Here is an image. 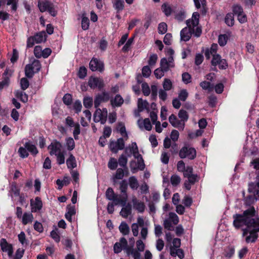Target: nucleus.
<instances>
[{
	"mask_svg": "<svg viewBox=\"0 0 259 259\" xmlns=\"http://www.w3.org/2000/svg\"><path fill=\"white\" fill-rule=\"evenodd\" d=\"M248 192L252 195H249L245 198L244 203L247 206H251L259 200V174L257 175L254 182L248 183Z\"/></svg>",
	"mask_w": 259,
	"mask_h": 259,
	"instance_id": "f257e3e1",
	"label": "nucleus"
},
{
	"mask_svg": "<svg viewBox=\"0 0 259 259\" xmlns=\"http://www.w3.org/2000/svg\"><path fill=\"white\" fill-rule=\"evenodd\" d=\"M134 146H135V151L134 152L133 156L136 159L138 160L140 159L138 162V166H133V164H136V161L135 160H132L130 162V167L131 168V171L133 173H135L138 171V169L141 170H143L144 169L145 167V165L144 164V160L142 158V155L139 152V149L137 143L136 142H134Z\"/></svg>",
	"mask_w": 259,
	"mask_h": 259,
	"instance_id": "f03ea898",
	"label": "nucleus"
},
{
	"mask_svg": "<svg viewBox=\"0 0 259 259\" xmlns=\"http://www.w3.org/2000/svg\"><path fill=\"white\" fill-rule=\"evenodd\" d=\"M233 226L236 229H239L243 225L249 228L251 224L254 223V219L250 220L249 222L246 220L241 214L236 213L233 215Z\"/></svg>",
	"mask_w": 259,
	"mask_h": 259,
	"instance_id": "7ed1b4c3",
	"label": "nucleus"
},
{
	"mask_svg": "<svg viewBox=\"0 0 259 259\" xmlns=\"http://www.w3.org/2000/svg\"><path fill=\"white\" fill-rule=\"evenodd\" d=\"M179 155L182 159L188 158L190 160H193L196 157L197 152L194 148L184 146L180 149Z\"/></svg>",
	"mask_w": 259,
	"mask_h": 259,
	"instance_id": "20e7f679",
	"label": "nucleus"
},
{
	"mask_svg": "<svg viewBox=\"0 0 259 259\" xmlns=\"http://www.w3.org/2000/svg\"><path fill=\"white\" fill-rule=\"evenodd\" d=\"M125 143L122 138L117 140L116 142L111 141L109 143V148L110 151L113 153H117L119 150H123L124 148Z\"/></svg>",
	"mask_w": 259,
	"mask_h": 259,
	"instance_id": "39448f33",
	"label": "nucleus"
},
{
	"mask_svg": "<svg viewBox=\"0 0 259 259\" xmlns=\"http://www.w3.org/2000/svg\"><path fill=\"white\" fill-rule=\"evenodd\" d=\"M169 216L170 220L168 219L165 220L164 221L163 226L165 229L169 231H172L174 228L172 225L171 222L174 225H177L179 223V220L178 216L174 212H170Z\"/></svg>",
	"mask_w": 259,
	"mask_h": 259,
	"instance_id": "423d86ee",
	"label": "nucleus"
},
{
	"mask_svg": "<svg viewBox=\"0 0 259 259\" xmlns=\"http://www.w3.org/2000/svg\"><path fill=\"white\" fill-rule=\"evenodd\" d=\"M88 85L92 89L98 88L99 90H101L105 84L102 79L98 77L91 76L88 81Z\"/></svg>",
	"mask_w": 259,
	"mask_h": 259,
	"instance_id": "0eeeda50",
	"label": "nucleus"
},
{
	"mask_svg": "<svg viewBox=\"0 0 259 259\" xmlns=\"http://www.w3.org/2000/svg\"><path fill=\"white\" fill-rule=\"evenodd\" d=\"M110 99L109 93L106 92H103L101 94H98L94 99V106L97 108L102 102H107Z\"/></svg>",
	"mask_w": 259,
	"mask_h": 259,
	"instance_id": "6e6552de",
	"label": "nucleus"
},
{
	"mask_svg": "<svg viewBox=\"0 0 259 259\" xmlns=\"http://www.w3.org/2000/svg\"><path fill=\"white\" fill-rule=\"evenodd\" d=\"M89 67L92 71H99V72H102L104 69L103 62L97 58H93L91 60Z\"/></svg>",
	"mask_w": 259,
	"mask_h": 259,
	"instance_id": "1a4fd4ad",
	"label": "nucleus"
},
{
	"mask_svg": "<svg viewBox=\"0 0 259 259\" xmlns=\"http://www.w3.org/2000/svg\"><path fill=\"white\" fill-rule=\"evenodd\" d=\"M199 13L195 12L193 13L191 19H189L186 20V23L190 29H192L194 31V27L197 26L199 24Z\"/></svg>",
	"mask_w": 259,
	"mask_h": 259,
	"instance_id": "9d476101",
	"label": "nucleus"
},
{
	"mask_svg": "<svg viewBox=\"0 0 259 259\" xmlns=\"http://www.w3.org/2000/svg\"><path fill=\"white\" fill-rule=\"evenodd\" d=\"M1 249L3 252H7L9 257L13 254V247L11 244L9 243L5 238H2L0 241Z\"/></svg>",
	"mask_w": 259,
	"mask_h": 259,
	"instance_id": "9b49d317",
	"label": "nucleus"
},
{
	"mask_svg": "<svg viewBox=\"0 0 259 259\" xmlns=\"http://www.w3.org/2000/svg\"><path fill=\"white\" fill-rule=\"evenodd\" d=\"M61 143L57 140H55L52 142L48 147V149L50 150V154L51 155H56L58 152H61Z\"/></svg>",
	"mask_w": 259,
	"mask_h": 259,
	"instance_id": "f8f14e48",
	"label": "nucleus"
},
{
	"mask_svg": "<svg viewBox=\"0 0 259 259\" xmlns=\"http://www.w3.org/2000/svg\"><path fill=\"white\" fill-rule=\"evenodd\" d=\"M93 120L95 122H100L102 124H104L107 118L102 113L101 109L98 107L94 113Z\"/></svg>",
	"mask_w": 259,
	"mask_h": 259,
	"instance_id": "ddd939ff",
	"label": "nucleus"
},
{
	"mask_svg": "<svg viewBox=\"0 0 259 259\" xmlns=\"http://www.w3.org/2000/svg\"><path fill=\"white\" fill-rule=\"evenodd\" d=\"M254 223L251 224L249 228H253V229L249 232V233L253 235V239L252 241H256L258 237L257 232H259V218L254 219Z\"/></svg>",
	"mask_w": 259,
	"mask_h": 259,
	"instance_id": "4468645a",
	"label": "nucleus"
},
{
	"mask_svg": "<svg viewBox=\"0 0 259 259\" xmlns=\"http://www.w3.org/2000/svg\"><path fill=\"white\" fill-rule=\"evenodd\" d=\"M30 205L32 207V211L36 212L41 209L42 207V202L40 197H36L35 198L34 202L32 201V199L30 200Z\"/></svg>",
	"mask_w": 259,
	"mask_h": 259,
	"instance_id": "2eb2a0df",
	"label": "nucleus"
},
{
	"mask_svg": "<svg viewBox=\"0 0 259 259\" xmlns=\"http://www.w3.org/2000/svg\"><path fill=\"white\" fill-rule=\"evenodd\" d=\"M132 202L134 209L139 212L143 213L145 211L146 206L143 202L139 201L136 197H134L132 199Z\"/></svg>",
	"mask_w": 259,
	"mask_h": 259,
	"instance_id": "dca6fc26",
	"label": "nucleus"
},
{
	"mask_svg": "<svg viewBox=\"0 0 259 259\" xmlns=\"http://www.w3.org/2000/svg\"><path fill=\"white\" fill-rule=\"evenodd\" d=\"M256 211L253 206L247 209L241 214L249 222L252 219H254L253 217L255 216Z\"/></svg>",
	"mask_w": 259,
	"mask_h": 259,
	"instance_id": "f3484780",
	"label": "nucleus"
},
{
	"mask_svg": "<svg viewBox=\"0 0 259 259\" xmlns=\"http://www.w3.org/2000/svg\"><path fill=\"white\" fill-rule=\"evenodd\" d=\"M105 196L107 199L112 201L115 203L118 195L114 192L112 188L108 187L106 191Z\"/></svg>",
	"mask_w": 259,
	"mask_h": 259,
	"instance_id": "a211bd4d",
	"label": "nucleus"
},
{
	"mask_svg": "<svg viewBox=\"0 0 259 259\" xmlns=\"http://www.w3.org/2000/svg\"><path fill=\"white\" fill-rule=\"evenodd\" d=\"M192 31V29H188L187 27L183 28L180 32L181 40L185 41L189 40L191 37Z\"/></svg>",
	"mask_w": 259,
	"mask_h": 259,
	"instance_id": "6ab92c4d",
	"label": "nucleus"
},
{
	"mask_svg": "<svg viewBox=\"0 0 259 259\" xmlns=\"http://www.w3.org/2000/svg\"><path fill=\"white\" fill-rule=\"evenodd\" d=\"M170 254L172 257H176L178 256L180 259L184 258L185 254L184 250L181 248L175 249L171 246L170 247Z\"/></svg>",
	"mask_w": 259,
	"mask_h": 259,
	"instance_id": "aec40b11",
	"label": "nucleus"
},
{
	"mask_svg": "<svg viewBox=\"0 0 259 259\" xmlns=\"http://www.w3.org/2000/svg\"><path fill=\"white\" fill-rule=\"evenodd\" d=\"M24 146L27 148L28 152H29L33 156H35L38 153V150L36 146L30 142H26Z\"/></svg>",
	"mask_w": 259,
	"mask_h": 259,
	"instance_id": "412c9836",
	"label": "nucleus"
},
{
	"mask_svg": "<svg viewBox=\"0 0 259 259\" xmlns=\"http://www.w3.org/2000/svg\"><path fill=\"white\" fill-rule=\"evenodd\" d=\"M120 214L124 218H127L132 213V206L131 203H128L127 205L122 206Z\"/></svg>",
	"mask_w": 259,
	"mask_h": 259,
	"instance_id": "4be33fe9",
	"label": "nucleus"
},
{
	"mask_svg": "<svg viewBox=\"0 0 259 259\" xmlns=\"http://www.w3.org/2000/svg\"><path fill=\"white\" fill-rule=\"evenodd\" d=\"M66 164L68 168L73 169L77 166L76 161L74 155L70 153L69 157L66 160Z\"/></svg>",
	"mask_w": 259,
	"mask_h": 259,
	"instance_id": "5701e85b",
	"label": "nucleus"
},
{
	"mask_svg": "<svg viewBox=\"0 0 259 259\" xmlns=\"http://www.w3.org/2000/svg\"><path fill=\"white\" fill-rule=\"evenodd\" d=\"M52 3L49 1H38V7L39 8V11L43 13L46 11H47L49 8L52 5Z\"/></svg>",
	"mask_w": 259,
	"mask_h": 259,
	"instance_id": "b1692460",
	"label": "nucleus"
},
{
	"mask_svg": "<svg viewBox=\"0 0 259 259\" xmlns=\"http://www.w3.org/2000/svg\"><path fill=\"white\" fill-rule=\"evenodd\" d=\"M124 5L123 0H115L113 3V7L116 10V13H119L124 9Z\"/></svg>",
	"mask_w": 259,
	"mask_h": 259,
	"instance_id": "393cba45",
	"label": "nucleus"
},
{
	"mask_svg": "<svg viewBox=\"0 0 259 259\" xmlns=\"http://www.w3.org/2000/svg\"><path fill=\"white\" fill-rule=\"evenodd\" d=\"M110 102L112 106L120 107L123 104L124 100L120 95L117 94L114 99L111 100Z\"/></svg>",
	"mask_w": 259,
	"mask_h": 259,
	"instance_id": "a878e982",
	"label": "nucleus"
},
{
	"mask_svg": "<svg viewBox=\"0 0 259 259\" xmlns=\"http://www.w3.org/2000/svg\"><path fill=\"white\" fill-rule=\"evenodd\" d=\"M33 37L35 40V42L36 44H39L43 41H46L47 35L44 31H42L36 33Z\"/></svg>",
	"mask_w": 259,
	"mask_h": 259,
	"instance_id": "bb28decb",
	"label": "nucleus"
},
{
	"mask_svg": "<svg viewBox=\"0 0 259 259\" xmlns=\"http://www.w3.org/2000/svg\"><path fill=\"white\" fill-rule=\"evenodd\" d=\"M34 73H36L35 70L32 67L30 64H27L25 67V76L29 78L33 77Z\"/></svg>",
	"mask_w": 259,
	"mask_h": 259,
	"instance_id": "cd10ccee",
	"label": "nucleus"
},
{
	"mask_svg": "<svg viewBox=\"0 0 259 259\" xmlns=\"http://www.w3.org/2000/svg\"><path fill=\"white\" fill-rule=\"evenodd\" d=\"M119 230L123 235H127L130 233V227L125 222H122L119 226Z\"/></svg>",
	"mask_w": 259,
	"mask_h": 259,
	"instance_id": "c85d7f7f",
	"label": "nucleus"
},
{
	"mask_svg": "<svg viewBox=\"0 0 259 259\" xmlns=\"http://www.w3.org/2000/svg\"><path fill=\"white\" fill-rule=\"evenodd\" d=\"M138 106L140 111H143L144 109L147 111L149 110V103L146 100L143 101L141 98L138 99Z\"/></svg>",
	"mask_w": 259,
	"mask_h": 259,
	"instance_id": "c756f323",
	"label": "nucleus"
},
{
	"mask_svg": "<svg viewBox=\"0 0 259 259\" xmlns=\"http://www.w3.org/2000/svg\"><path fill=\"white\" fill-rule=\"evenodd\" d=\"M128 195L127 194H122L121 197H117L115 205H117L120 204L122 206L127 205Z\"/></svg>",
	"mask_w": 259,
	"mask_h": 259,
	"instance_id": "7c9ffc66",
	"label": "nucleus"
},
{
	"mask_svg": "<svg viewBox=\"0 0 259 259\" xmlns=\"http://www.w3.org/2000/svg\"><path fill=\"white\" fill-rule=\"evenodd\" d=\"M128 183L130 188L134 190H137L139 186L138 181L135 176H131L129 178Z\"/></svg>",
	"mask_w": 259,
	"mask_h": 259,
	"instance_id": "2f4dec72",
	"label": "nucleus"
},
{
	"mask_svg": "<svg viewBox=\"0 0 259 259\" xmlns=\"http://www.w3.org/2000/svg\"><path fill=\"white\" fill-rule=\"evenodd\" d=\"M225 22L228 26H232L234 24V15L233 13H228L225 18Z\"/></svg>",
	"mask_w": 259,
	"mask_h": 259,
	"instance_id": "473e14b6",
	"label": "nucleus"
},
{
	"mask_svg": "<svg viewBox=\"0 0 259 259\" xmlns=\"http://www.w3.org/2000/svg\"><path fill=\"white\" fill-rule=\"evenodd\" d=\"M33 217L32 213L25 212L22 217V224L23 225H26L29 223H31L33 221Z\"/></svg>",
	"mask_w": 259,
	"mask_h": 259,
	"instance_id": "72a5a7b5",
	"label": "nucleus"
},
{
	"mask_svg": "<svg viewBox=\"0 0 259 259\" xmlns=\"http://www.w3.org/2000/svg\"><path fill=\"white\" fill-rule=\"evenodd\" d=\"M127 158L126 155L122 154H121L118 160V163L119 165L124 169H127Z\"/></svg>",
	"mask_w": 259,
	"mask_h": 259,
	"instance_id": "f704fd0d",
	"label": "nucleus"
},
{
	"mask_svg": "<svg viewBox=\"0 0 259 259\" xmlns=\"http://www.w3.org/2000/svg\"><path fill=\"white\" fill-rule=\"evenodd\" d=\"M133 144L134 142H132L128 147H126L124 148V155H126V157H131L132 154H134L135 146H134Z\"/></svg>",
	"mask_w": 259,
	"mask_h": 259,
	"instance_id": "c9c22d12",
	"label": "nucleus"
},
{
	"mask_svg": "<svg viewBox=\"0 0 259 259\" xmlns=\"http://www.w3.org/2000/svg\"><path fill=\"white\" fill-rule=\"evenodd\" d=\"M66 145L67 146V149L68 151H70L73 150L75 145L73 139L71 137L66 138Z\"/></svg>",
	"mask_w": 259,
	"mask_h": 259,
	"instance_id": "e433bc0d",
	"label": "nucleus"
},
{
	"mask_svg": "<svg viewBox=\"0 0 259 259\" xmlns=\"http://www.w3.org/2000/svg\"><path fill=\"white\" fill-rule=\"evenodd\" d=\"M17 98H19L21 101L26 103L28 101V95L23 91H17L16 94Z\"/></svg>",
	"mask_w": 259,
	"mask_h": 259,
	"instance_id": "4c0bfd02",
	"label": "nucleus"
},
{
	"mask_svg": "<svg viewBox=\"0 0 259 259\" xmlns=\"http://www.w3.org/2000/svg\"><path fill=\"white\" fill-rule=\"evenodd\" d=\"M178 116L184 122H186L189 118V114L188 112L186 110L182 109L180 110L178 113Z\"/></svg>",
	"mask_w": 259,
	"mask_h": 259,
	"instance_id": "58836bf2",
	"label": "nucleus"
},
{
	"mask_svg": "<svg viewBox=\"0 0 259 259\" xmlns=\"http://www.w3.org/2000/svg\"><path fill=\"white\" fill-rule=\"evenodd\" d=\"M19 156L21 158H25L28 157L29 153L27 150V148L24 147H20L18 151Z\"/></svg>",
	"mask_w": 259,
	"mask_h": 259,
	"instance_id": "ea45409f",
	"label": "nucleus"
},
{
	"mask_svg": "<svg viewBox=\"0 0 259 259\" xmlns=\"http://www.w3.org/2000/svg\"><path fill=\"white\" fill-rule=\"evenodd\" d=\"M119 190L122 194H126L127 193V190L128 188V184L125 180H122L119 183Z\"/></svg>",
	"mask_w": 259,
	"mask_h": 259,
	"instance_id": "a19ab883",
	"label": "nucleus"
},
{
	"mask_svg": "<svg viewBox=\"0 0 259 259\" xmlns=\"http://www.w3.org/2000/svg\"><path fill=\"white\" fill-rule=\"evenodd\" d=\"M228 36L227 34H220L218 37V43L221 47L225 46L228 40Z\"/></svg>",
	"mask_w": 259,
	"mask_h": 259,
	"instance_id": "79ce46f5",
	"label": "nucleus"
},
{
	"mask_svg": "<svg viewBox=\"0 0 259 259\" xmlns=\"http://www.w3.org/2000/svg\"><path fill=\"white\" fill-rule=\"evenodd\" d=\"M169 67L170 65L169 62L167 61L166 58H163L161 59L160 68L164 70L165 72H167L168 71Z\"/></svg>",
	"mask_w": 259,
	"mask_h": 259,
	"instance_id": "37998d69",
	"label": "nucleus"
},
{
	"mask_svg": "<svg viewBox=\"0 0 259 259\" xmlns=\"http://www.w3.org/2000/svg\"><path fill=\"white\" fill-rule=\"evenodd\" d=\"M93 103V98L90 97H85L83 100V106L86 108H90L92 107Z\"/></svg>",
	"mask_w": 259,
	"mask_h": 259,
	"instance_id": "c03bdc74",
	"label": "nucleus"
},
{
	"mask_svg": "<svg viewBox=\"0 0 259 259\" xmlns=\"http://www.w3.org/2000/svg\"><path fill=\"white\" fill-rule=\"evenodd\" d=\"M30 65H32V67L35 70V73H38L41 68L40 62L37 59H33Z\"/></svg>",
	"mask_w": 259,
	"mask_h": 259,
	"instance_id": "a18cd8bd",
	"label": "nucleus"
},
{
	"mask_svg": "<svg viewBox=\"0 0 259 259\" xmlns=\"http://www.w3.org/2000/svg\"><path fill=\"white\" fill-rule=\"evenodd\" d=\"M167 30V25L165 22H161L158 24V32L159 34H165Z\"/></svg>",
	"mask_w": 259,
	"mask_h": 259,
	"instance_id": "49530a36",
	"label": "nucleus"
},
{
	"mask_svg": "<svg viewBox=\"0 0 259 259\" xmlns=\"http://www.w3.org/2000/svg\"><path fill=\"white\" fill-rule=\"evenodd\" d=\"M63 102L66 105H70L72 103V97L70 94H65L62 99Z\"/></svg>",
	"mask_w": 259,
	"mask_h": 259,
	"instance_id": "de8ad7c7",
	"label": "nucleus"
},
{
	"mask_svg": "<svg viewBox=\"0 0 259 259\" xmlns=\"http://www.w3.org/2000/svg\"><path fill=\"white\" fill-rule=\"evenodd\" d=\"M90 26V21L88 17L84 16L82 17L81 19V28L83 30H86L89 29Z\"/></svg>",
	"mask_w": 259,
	"mask_h": 259,
	"instance_id": "09e8293b",
	"label": "nucleus"
},
{
	"mask_svg": "<svg viewBox=\"0 0 259 259\" xmlns=\"http://www.w3.org/2000/svg\"><path fill=\"white\" fill-rule=\"evenodd\" d=\"M161 9L166 16H170L172 11L171 8L165 3L162 5Z\"/></svg>",
	"mask_w": 259,
	"mask_h": 259,
	"instance_id": "8fccbe9b",
	"label": "nucleus"
},
{
	"mask_svg": "<svg viewBox=\"0 0 259 259\" xmlns=\"http://www.w3.org/2000/svg\"><path fill=\"white\" fill-rule=\"evenodd\" d=\"M232 11L233 15H239L241 13H243V9L242 7L239 5H234L232 7Z\"/></svg>",
	"mask_w": 259,
	"mask_h": 259,
	"instance_id": "3c124183",
	"label": "nucleus"
},
{
	"mask_svg": "<svg viewBox=\"0 0 259 259\" xmlns=\"http://www.w3.org/2000/svg\"><path fill=\"white\" fill-rule=\"evenodd\" d=\"M118 166V161L114 158H111L108 163V167L111 170H115Z\"/></svg>",
	"mask_w": 259,
	"mask_h": 259,
	"instance_id": "603ef678",
	"label": "nucleus"
},
{
	"mask_svg": "<svg viewBox=\"0 0 259 259\" xmlns=\"http://www.w3.org/2000/svg\"><path fill=\"white\" fill-rule=\"evenodd\" d=\"M134 39V37H132L127 40L124 46L122 48L123 52H127L129 51L132 44L133 43Z\"/></svg>",
	"mask_w": 259,
	"mask_h": 259,
	"instance_id": "864d4df0",
	"label": "nucleus"
},
{
	"mask_svg": "<svg viewBox=\"0 0 259 259\" xmlns=\"http://www.w3.org/2000/svg\"><path fill=\"white\" fill-rule=\"evenodd\" d=\"M221 56L219 54H213L212 55V59L211 61V65L216 67L218 64H219V62L221 60Z\"/></svg>",
	"mask_w": 259,
	"mask_h": 259,
	"instance_id": "5fc2aeb1",
	"label": "nucleus"
},
{
	"mask_svg": "<svg viewBox=\"0 0 259 259\" xmlns=\"http://www.w3.org/2000/svg\"><path fill=\"white\" fill-rule=\"evenodd\" d=\"M20 86L23 91L26 90L29 85V81L27 78L23 77L20 80Z\"/></svg>",
	"mask_w": 259,
	"mask_h": 259,
	"instance_id": "6e6d98bb",
	"label": "nucleus"
},
{
	"mask_svg": "<svg viewBox=\"0 0 259 259\" xmlns=\"http://www.w3.org/2000/svg\"><path fill=\"white\" fill-rule=\"evenodd\" d=\"M57 162L59 165H61L65 163V156L63 152H58L57 155Z\"/></svg>",
	"mask_w": 259,
	"mask_h": 259,
	"instance_id": "4d7b16f0",
	"label": "nucleus"
},
{
	"mask_svg": "<svg viewBox=\"0 0 259 259\" xmlns=\"http://www.w3.org/2000/svg\"><path fill=\"white\" fill-rule=\"evenodd\" d=\"M181 181L180 177L177 175H173L170 178V182L172 186H176L179 184Z\"/></svg>",
	"mask_w": 259,
	"mask_h": 259,
	"instance_id": "13d9d810",
	"label": "nucleus"
},
{
	"mask_svg": "<svg viewBox=\"0 0 259 259\" xmlns=\"http://www.w3.org/2000/svg\"><path fill=\"white\" fill-rule=\"evenodd\" d=\"M142 92L144 96H148L150 94V88L146 82H144L142 84Z\"/></svg>",
	"mask_w": 259,
	"mask_h": 259,
	"instance_id": "bf43d9fd",
	"label": "nucleus"
},
{
	"mask_svg": "<svg viewBox=\"0 0 259 259\" xmlns=\"http://www.w3.org/2000/svg\"><path fill=\"white\" fill-rule=\"evenodd\" d=\"M87 74V69L84 66H81L78 72V76L79 78H84Z\"/></svg>",
	"mask_w": 259,
	"mask_h": 259,
	"instance_id": "052dcab7",
	"label": "nucleus"
},
{
	"mask_svg": "<svg viewBox=\"0 0 259 259\" xmlns=\"http://www.w3.org/2000/svg\"><path fill=\"white\" fill-rule=\"evenodd\" d=\"M188 96V93L186 90L183 89L179 94V99L182 101H185Z\"/></svg>",
	"mask_w": 259,
	"mask_h": 259,
	"instance_id": "680f3d73",
	"label": "nucleus"
},
{
	"mask_svg": "<svg viewBox=\"0 0 259 259\" xmlns=\"http://www.w3.org/2000/svg\"><path fill=\"white\" fill-rule=\"evenodd\" d=\"M34 54L36 58L39 59L42 57V48L40 46H36L34 49Z\"/></svg>",
	"mask_w": 259,
	"mask_h": 259,
	"instance_id": "e2e57ef3",
	"label": "nucleus"
},
{
	"mask_svg": "<svg viewBox=\"0 0 259 259\" xmlns=\"http://www.w3.org/2000/svg\"><path fill=\"white\" fill-rule=\"evenodd\" d=\"M136 250L139 251L143 252L145 250V245L141 239H139L136 241Z\"/></svg>",
	"mask_w": 259,
	"mask_h": 259,
	"instance_id": "0e129e2a",
	"label": "nucleus"
},
{
	"mask_svg": "<svg viewBox=\"0 0 259 259\" xmlns=\"http://www.w3.org/2000/svg\"><path fill=\"white\" fill-rule=\"evenodd\" d=\"M163 87L165 91H169L172 88V82L170 79L165 78L163 83Z\"/></svg>",
	"mask_w": 259,
	"mask_h": 259,
	"instance_id": "69168bd1",
	"label": "nucleus"
},
{
	"mask_svg": "<svg viewBox=\"0 0 259 259\" xmlns=\"http://www.w3.org/2000/svg\"><path fill=\"white\" fill-rule=\"evenodd\" d=\"M73 107L75 113H78L81 111L82 109V105L81 102L79 100H76L73 104Z\"/></svg>",
	"mask_w": 259,
	"mask_h": 259,
	"instance_id": "338daca9",
	"label": "nucleus"
},
{
	"mask_svg": "<svg viewBox=\"0 0 259 259\" xmlns=\"http://www.w3.org/2000/svg\"><path fill=\"white\" fill-rule=\"evenodd\" d=\"M151 73L150 68L148 66H145L142 70V73L144 77H148Z\"/></svg>",
	"mask_w": 259,
	"mask_h": 259,
	"instance_id": "774afa93",
	"label": "nucleus"
}]
</instances>
